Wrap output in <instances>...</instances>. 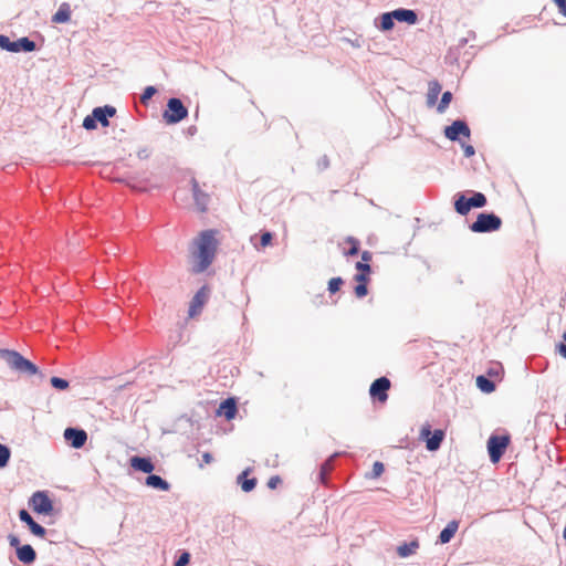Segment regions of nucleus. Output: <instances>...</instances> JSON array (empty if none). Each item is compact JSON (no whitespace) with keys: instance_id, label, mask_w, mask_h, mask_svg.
Returning <instances> with one entry per match:
<instances>
[{"instance_id":"obj_50","label":"nucleus","mask_w":566,"mask_h":566,"mask_svg":"<svg viewBox=\"0 0 566 566\" xmlns=\"http://www.w3.org/2000/svg\"><path fill=\"white\" fill-rule=\"evenodd\" d=\"M202 460H203V462H205V463H207V464L211 463V462H212V460H213L212 454H211V453H209V452H205V453L202 454Z\"/></svg>"},{"instance_id":"obj_24","label":"nucleus","mask_w":566,"mask_h":566,"mask_svg":"<svg viewBox=\"0 0 566 566\" xmlns=\"http://www.w3.org/2000/svg\"><path fill=\"white\" fill-rule=\"evenodd\" d=\"M459 528V522L457 520L450 521L447 526L439 534V543H449Z\"/></svg>"},{"instance_id":"obj_21","label":"nucleus","mask_w":566,"mask_h":566,"mask_svg":"<svg viewBox=\"0 0 566 566\" xmlns=\"http://www.w3.org/2000/svg\"><path fill=\"white\" fill-rule=\"evenodd\" d=\"M337 457H338V453H334L321 464L319 472L317 474V480L319 483L327 484V481H328L327 476H328L329 472L333 470L334 461Z\"/></svg>"},{"instance_id":"obj_23","label":"nucleus","mask_w":566,"mask_h":566,"mask_svg":"<svg viewBox=\"0 0 566 566\" xmlns=\"http://www.w3.org/2000/svg\"><path fill=\"white\" fill-rule=\"evenodd\" d=\"M145 484L149 488L159 490V491H169L170 484L168 481L163 479L160 475L157 474H148V476L145 479Z\"/></svg>"},{"instance_id":"obj_1","label":"nucleus","mask_w":566,"mask_h":566,"mask_svg":"<svg viewBox=\"0 0 566 566\" xmlns=\"http://www.w3.org/2000/svg\"><path fill=\"white\" fill-rule=\"evenodd\" d=\"M197 250L193 252V258L197 261L192 266V272L196 274L205 272L213 262L218 241L213 230H205L199 234L196 241Z\"/></svg>"},{"instance_id":"obj_49","label":"nucleus","mask_w":566,"mask_h":566,"mask_svg":"<svg viewBox=\"0 0 566 566\" xmlns=\"http://www.w3.org/2000/svg\"><path fill=\"white\" fill-rule=\"evenodd\" d=\"M317 165H318L319 168L326 169L329 166V160H328L327 156H323L318 160Z\"/></svg>"},{"instance_id":"obj_33","label":"nucleus","mask_w":566,"mask_h":566,"mask_svg":"<svg viewBox=\"0 0 566 566\" xmlns=\"http://www.w3.org/2000/svg\"><path fill=\"white\" fill-rule=\"evenodd\" d=\"M347 242L350 244L349 249L346 251L347 256L357 255L359 252V241L353 237L347 239Z\"/></svg>"},{"instance_id":"obj_51","label":"nucleus","mask_w":566,"mask_h":566,"mask_svg":"<svg viewBox=\"0 0 566 566\" xmlns=\"http://www.w3.org/2000/svg\"><path fill=\"white\" fill-rule=\"evenodd\" d=\"M363 262L367 263L371 260V253L369 251H364L361 254Z\"/></svg>"},{"instance_id":"obj_16","label":"nucleus","mask_w":566,"mask_h":566,"mask_svg":"<svg viewBox=\"0 0 566 566\" xmlns=\"http://www.w3.org/2000/svg\"><path fill=\"white\" fill-rule=\"evenodd\" d=\"M92 113L94 118H96V122L101 123L103 127H106L109 125L108 119L116 114V108L111 105L98 106L95 107Z\"/></svg>"},{"instance_id":"obj_7","label":"nucleus","mask_w":566,"mask_h":566,"mask_svg":"<svg viewBox=\"0 0 566 566\" xmlns=\"http://www.w3.org/2000/svg\"><path fill=\"white\" fill-rule=\"evenodd\" d=\"M0 49L12 53L33 52L36 49V44L28 36L11 41L9 36L0 34Z\"/></svg>"},{"instance_id":"obj_13","label":"nucleus","mask_w":566,"mask_h":566,"mask_svg":"<svg viewBox=\"0 0 566 566\" xmlns=\"http://www.w3.org/2000/svg\"><path fill=\"white\" fill-rule=\"evenodd\" d=\"M209 293H210V290L207 285H203L201 286L197 293L193 295L191 302H190V306H189V316H195L197 315L202 306L205 305V303L207 302L208 297H209Z\"/></svg>"},{"instance_id":"obj_18","label":"nucleus","mask_w":566,"mask_h":566,"mask_svg":"<svg viewBox=\"0 0 566 566\" xmlns=\"http://www.w3.org/2000/svg\"><path fill=\"white\" fill-rule=\"evenodd\" d=\"M129 461H130V467L136 471H140L144 473L150 474L155 469V465H154L151 459L148 457L134 455L130 458Z\"/></svg>"},{"instance_id":"obj_11","label":"nucleus","mask_w":566,"mask_h":566,"mask_svg":"<svg viewBox=\"0 0 566 566\" xmlns=\"http://www.w3.org/2000/svg\"><path fill=\"white\" fill-rule=\"evenodd\" d=\"M390 380L387 377H379L374 380L369 388V395L374 400L385 402L388 399Z\"/></svg>"},{"instance_id":"obj_39","label":"nucleus","mask_w":566,"mask_h":566,"mask_svg":"<svg viewBox=\"0 0 566 566\" xmlns=\"http://www.w3.org/2000/svg\"><path fill=\"white\" fill-rule=\"evenodd\" d=\"M368 293L367 285L365 283H359L355 286V294L357 297L361 298L366 296Z\"/></svg>"},{"instance_id":"obj_2","label":"nucleus","mask_w":566,"mask_h":566,"mask_svg":"<svg viewBox=\"0 0 566 566\" xmlns=\"http://www.w3.org/2000/svg\"><path fill=\"white\" fill-rule=\"evenodd\" d=\"M0 359L14 373L22 376L39 375L43 377L39 367L31 360L23 357L19 352L13 349L0 348Z\"/></svg>"},{"instance_id":"obj_26","label":"nucleus","mask_w":566,"mask_h":566,"mask_svg":"<svg viewBox=\"0 0 566 566\" xmlns=\"http://www.w3.org/2000/svg\"><path fill=\"white\" fill-rule=\"evenodd\" d=\"M71 19V9L67 3H62L59 10L53 14L52 22L54 23H66Z\"/></svg>"},{"instance_id":"obj_14","label":"nucleus","mask_w":566,"mask_h":566,"mask_svg":"<svg viewBox=\"0 0 566 566\" xmlns=\"http://www.w3.org/2000/svg\"><path fill=\"white\" fill-rule=\"evenodd\" d=\"M191 186H192V196H193V200H195L197 209L200 212L207 211L209 202H210V196L200 189L199 184L195 178L191 179Z\"/></svg>"},{"instance_id":"obj_38","label":"nucleus","mask_w":566,"mask_h":566,"mask_svg":"<svg viewBox=\"0 0 566 566\" xmlns=\"http://www.w3.org/2000/svg\"><path fill=\"white\" fill-rule=\"evenodd\" d=\"M190 560V554L187 552H184L175 562V566H187Z\"/></svg>"},{"instance_id":"obj_52","label":"nucleus","mask_w":566,"mask_h":566,"mask_svg":"<svg viewBox=\"0 0 566 566\" xmlns=\"http://www.w3.org/2000/svg\"><path fill=\"white\" fill-rule=\"evenodd\" d=\"M350 43H352V45H353V46H355V48H361V45H363V40H361V39H359V38H357L355 41H352Z\"/></svg>"},{"instance_id":"obj_15","label":"nucleus","mask_w":566,"mask_h":566,"mask_svg":"<svg viewBox=\"0 0 566 566\" xmlns=\"http://www.w3.org/2000/svg\"><path fill=\"white\" fill-rule=\"evenodd\" d=\"M19 518L29 526L33 535L43 537L46 534V530L36 523L27 510L22 509L19 511Z\"/></svg>"},{"instance_id":"obj_4","label":"nucleus","mask_w":566,"mask_h":566,"mask_svg":"<svg viewBox=\"0 0 566 566\" xmlns=\"http://www.w3.org/2000/svg\"><path fill=\"white\" fill-rule=\"evenodd\" d=\"M502 226V220L494 212H481L476 220L469 228L474 233H489L497 231Z\"/></svg>"},{"instance_id":"obj_55","label":"nucleus","mask_w":566,"mask_h":566,"mask_svg":"<svg viewBox=\"0 0 566 566\" xmlns=\"http://www.w3.org/2000/svg\"><path fill=\"white\" fill-rule=\"evenodd\" d=\"M475 38V32L471 31L469 32V39H474Z\"/></svg>"},{"instance_id":"obj_46","label":"nucleus","mask_w":566,"mask_h":566,"mask_svg":"<svg viewBox=\"0 0 566 566\" xmlns=\"http://www.w3.org/2000/svg\"><path fill=\"white\" fill-rule=\"evenodd\" d=\"M554 2L558 7L559 12L566 17V0H554Z\"/></svg>"},{"instance_id":"obj_42","label":"nucleus","mask_w":566,"mask_h":566,"mask_svg":"<svg viewBox=\"0 0 566 566\" xmlns=\"http://www.w3.org/2000/svg\"><path fill=\"white\" fill-rule=\"evenodd\" d=\"M462 145V148H463V151H464V156L467 158H470L472 156H474L475 154V149L472 145H469V144H461Z\"/></svg>"},{"instance_id":"obj_8","label":"nucleus","mask_w":566,"mask_h":566,"mask_svg":"<svg viewBox=\"0 0 566 566\" xmlns=\"http://www.w3.org/2000/svg\"><path fill=\"white\" fill-rule=\"evenodd\" d=\"M446 433L441 429H436L431 431V426L426 423L421 427L419 439L426 442V448L428 451H437L440 449Z\"/></svg>"},{"instance_id":"obj_53","label":"nucleus","mask_w":566,"mask_h":566,"mask_svg":"<svg viewBox=\"0 0 566 566\" xmlns=\"http://www.w3.org/2000/svg\"><path fill=\"white\" fill-rule=\"evenodd\" d=\"M468 41H469V38H462V39H460V40H459V44H458V46H459V48H463V46L468 43Z\"/></svg>"},{"instance_id":"obj_19","label":"nucleus","mask_w":566,"mask_h":566,"mask_svg":"<svg viewBox=\"0 0 566 566\" xmlns=\"http://www.w3.org/2000/svg\"><path fill=\"white\" fill-rule=\"evenodd\" d=\"M251 469L247 468L237 476V483L241 486V490L245 493L253 491L256 486L258 480L255 478H248Z\"/></svg>"},{"instance_id":"obj_5","label":"nucleus","mask_w":566,"mask_h":566,"mask_svg":"<svg viewBox=\"0 0 566 566\" xmlns=\"http://www.w3.org/2000/svg\"><path fill=\"white\" fill-rule=\"evenodd\" d=\"M511 438L509 434H491L486 442L488 453L490 461L495 464L497 463L506 448L509 447Z\"/></svg>"},{"instance_id":"obj_9","label":"nucleus","mask_w":566,"mask_h":566,"mask_svg":"<svg viewBox=\"0 0 566 566\" xmlns=\"http://www.w3.org/2000/svg\"><path fill=\"white\" fill-rule=\"evenodd\" d=\"M32 510L38 514L49 515L53 511V502L44 491H36L30 499Z\"/></svg>"},{"instance_id":"obj_36","label":"nucleus","mask_w":566,"mask_h":566,"mask_svg":"<svg viewBox=\"0 0 566 566\" xmlns=\"http://www.w3.org/2000/svg\"><path fill=\"white\" fill-rule=\"evenodd\" d=\"M97 126V122H96V118H94V115L93 113H91L90 115H87L84 120H83V127L87 130H92V129H95Z\"/></svg>"},{"instance_id":"obj_22","label":"nucleus","mask_w":566,"mask_h":566,"mask_svg":"<svg viewBox=\"0 0 566 566\" xmlns=\"http://www.w3.org/2000/svg\"><path fill=\"white\" fill-rule=\"evenodd\" d=\"M394 13H395L394 15H395L396 20L399 22L415 24L418 20V15H417L416 11H413L411 9L399 8V9L394 10Z\"/></svg>"},{"instance_id":"obj_30","label":"nucleus","mask_w":566,"mask_h":566,"mask_svg":"<svg viewBox=\"0 0 566 566\" xmlns=\"http://www.w3.org/2000/svg\"><path fill=\"white\" fill-rule=\"evenodd\" d=\"M452 101V93L450 91H446L442 93L441 99L437 106V112L439 114H443L446 109L448 108L449 104Z\"/></svg>"},{"instance_id":"obj_20","label":"nucleus","mask_w":566,"mask_h":566,"mask_svg":"<svg viewBox=\"0 0 566 566\" xmlns=\"http://www.w3.org/2000/svg\"><path fill=\"white\" fill-rule=\"evenodd\" d=\"M15 553L18 559L25 565H31L36 559V553L30 544L18 547Z\"/></svg>"},{"instance_id":"obj_25","label":"nucleus","mask_w":566,"mask_h":566,"mask_svg":"<svg viewBox=\"0 0 566 566\" xmlns=\"http://www.w3.org/2000/svg\"><path fill=\"white\" fill-rule=\"evenodd\" d=\"M441 93V85L438 81H431L427 93V105L429 107L436 105L439 94Z\"/></svg>"},{"instance_id":"obj_45","label":"nucleus","mask_w":566,"mask_h":566,"mask_svg":"<svg viewBox=\"0 0 566 566\" xmlns=\"http://www.w3.org/2000/svg\"><path fill=\"white\" fill-rule=\"evenodd\" d=\"M279 483H281L280 476H271L268 481V488L273 490L277 486Z\"/></svg>"},{"instance_id":"obj_37","label":"nucleus","mask_w":566,"mask_h":566,"mask_svg":"<svg viewBox=\"0 0 566 566\" xmlns=\"http://www.w3.org/2000/svg\"><path fill=\"white\" fill-rule=\"evenodd\" d=\"M272 240H273L272 232L264 231V232L261 233V237H260V245L262 248H265V247H268V245H270L272 243Z\"/></svg>"},{"instance_id":"obj_29","label":"nucleus","mask_w":566,"mask_h":566,"mask_svg":"<svg viewBox=\"0 0 566 566\" xmlns=\"http://www.w3.org/2000/svg\"><path fill=\"white\" fill-rule=\"evenodd\" d=\"M394 11H390V12H386V13H382L380 15V29L382 31H389L394 28L395 25V15H394Z\"/></svg>"},{"instance_id":"obj_27","label":"nucleus","mask_w":566,"mask_h":566,"mask_svg":"<svg viewBox=\"0 0 566 566\" xmlns=\"http://www.w3.org/2000/svg\"><path fill=\"white\" fill-rule=\"evenodd\" d=\"M476 387L484 394H491L495 390V384L484 375L476 377Z\"/></svg>"},{"instance_id":"obj_48","label":"nucleus","mask_w":566,"mask_h":566,"mask_svg":"<svg viewBox=\"0 0 566 566\" xmlns=\"http://www.w3.org/2000/svg\"><path fill=\"white\" fill-rule=\"evenodd\" d=\"M150 153L147 148H142L137 151V157L139 159H147L149 157Z\"/></svg>"},{"instance_id":"obj_28","label":"nucleus","mask_w":566,"mask_h":566,"mask_svg":"<svg viewBox=\"0 0 566 566\" xmlns=\"http://www.w3.org/2000/svg\"><path fill=\"white\" fill-rule=\"evenodd\" d=\"M419 547V543L417 541H411L410 543H405L397 547V553L400 557H408L416 553V549Z\"/></svg>"},{"instance_id":"obj_32","label":"nucleus","mask_w":566,"mask_h":566,"mask_svg":"<svg viewBox=\"0 0 566 566\" xmlns=\"http://www.w3.org/2000/svg\"><path fill=\"white\" fill-rule=\"evenodd\" d=\"M50 382H51L52 387H54L57 390H65L70 386V384H69V381L66 379L61 378V377H56V376H53L50 379Z\"/></svg>"},{"instance_id":"obj_47","label":"nucleus","mask_w":566,"mask_h":566,"mask_svg":"<svg viewBox=\"0 0 566 566\" xmlns=\"http://www.w3.org/2000/svg\"><path fill=\"white\" fill-rule=\"evenodd\" d=\"M355 281H357L358 284L365 283L367 285L368 276L365 273H357L355 275Z\"/></svg>"},{"instance_id":"obj_3","label":"nucleus","mask_w":566,"mask_h":566,"mask_svg":"<svg viewBox=\"0 0 566 566\" xmlns=\"http://www.w3.org/2000/svg\"><path fill=\"white\" fill-rule=\"evenodd\" d=\"M472 196L467 198L464 193L455 195L454 209L460 216H467L472 208H483L486 206V197L482 192L471 191Z\"/></svg>"},{"instance_id":"obj_6","label":"nucleus","mask_w":566,"mask_h":566,"mask_svg":"<svg viewBox=\"0 0 566 566\" xmlns=\"http://www.w3.org/2000/svg\"><path fill=\"white\" fill-rule=\"evenodd\" d=\"M188 116V108L180 98L171 97L167 102V108L163 113V118L167 124L180 123Z\"/></svg>"},{"instance_id":"obj_34","label":"nucleus","mask_w":566,"mask_h":566,"mask_svg":"<svg viewBox=\"0 0 566 566\" xmlns=\"http://www.w3.org/2000/svg\"><path fill=\"white\" fill-rule=\"evenodd\" d=\"M157 93V88L155 86L145 87L143 94L140 95V103L144 105L148 104V101Z\"/></svg>"},{"instance_id":"obj_35","label":"nucleus","mask_w":566,"mask_h":566,"mask_svg":"<svg viewBox=\"0 0 566 566\" xmlns=\"http://www.w3.org/2000/svg\"><path fill=\"white\" fill-rule=\"evenodd\" d=\"M342 284H343V279L342 277H339V276L333 277V279L329 280L327 289H328L329 293L334 294L337 291H339Z\"/></svg>"},{"instance_id":"obj_43","label":"nucleus","mask_w":566,"mask_h":566,"mask_svg":"<svg viewBox=\"0 0 566 566\" xmlns=\"http://www.w3.org/2000/svg\"><path fill=\"white\" fill-rule=\"evenodd\" d=\"M563 339L565 343H559L557 345V352L562 357L566 358V331L563 333Z\"/></svg>"},{"instance_id":"obj_31","label":"nucleus","mask_w":566,"mask_h":566,"mask_svg":"<svg viewBox=\"0 0 566 566\" xmlns=\"http://www.w3.org/2000/svg\"><path fill=\"white\" fill-rule=\"evenodd\" d=\"M11 457V450L8 446L0 443V469L8 465Z\"/></svg>"},{"instance_id":"obj_40","label":"nucleus","mask_w":566,"mask_h":566,"mask_svg":"<svg viewBox=\"0 0 566 566\" xmlns=\"http://www.w3.org/2000/svg\"><path fill=\"white\" fill-rule=\"evenodd\" d=\"M356 269L358 270L359 273H365L366 275H368L371 271L370 265L365 262H357Z\"/></svg>"},{"instance_id":"obj_17","label":"nucleus","mask_w":566,"mask_h":566,"mask_svg":"<svg viewBox=\"0 0 566 566\" xmlns=\"http://www.w3.org/2000/svg\"><path fill=\"white\" fill-rule=\"evenodd\" d=\"M238 412L237 401L234 398H227L219 405L217 413L223 416L227 420L235 418Z\"/></svg>"},{"instance_id":"obj_10","label":"nucleus","mask_w":566,"mask_h":566,"mask_svg":"<svg viewBox=\"0 0 566 566\" xmlns=\"http://www.w3.org/2000/svg\"><path fill=\"white\" fill-rule=\"evenodd\" d=\"M444 136L451 142H461L460 136L470 138L471 129L465 120L457 119L451 125L444 127Z\"/></svg>"},{"instance_id":"obj_54","label":"nucleus","mask_w":566,"mask_h":566,"mask_svg":"<svg viewBox=\"0 0 566 566\" xmlns=\"http://www.w3.org/2000/svg\"><path fill=\"white\" fill-rule=\"evenodd\" d=\"M196 130H197V129H196V127H195V126H191V127H189V129H188V132H189V134H190V135H193V134L196 133Z\"/></svg>"},{"instance_id":"obj_44","label":"nucleus","mask_w":566,"mask_h":566,"mask_svg":"<svg viewBox=\"0 0 566 566\" xmlns=\"http://www.w3.org/2000/svg\"><path fill=\"white\" fill-rule=\"evenodd\" d=\"M373 472L375 476L380 475L384 472V464L379 461H376L373 465Z\"/></svg>"},{"instance_id":"obj_56","label":"nucleus","mask_w":566,"mask_h":566,"mask_svg":"<svg viewBox=\"0 0 566 566\" xmlns=\"http://www.w3.org/2000/svg\"><path fill=\"white\" fill-rule=\"evenodd\" d=\"M563 536L566 538V526L564 528Z\"/></svg>"},{"instance_id":"obj_41","label":"nucleus","mask_w":566,"mask_h":566,"mask_svg":"<svg viewBox=\"0 0 566 566\" xmlns=\"http://www.w3.org/2000/svg\"><path fill=\"white\" fill-rule=\"evenodd\" d=\"M8 541H9L10 546L15 548V552L18 551V547L22 546L20 544L19 537L14 534H9Z\"/></svg>"},{"instance_id":"obj_12","label":"nucleus","mask_w":566,"mask_h":566,"mask_svg":"<svg viewBox=\"0 0 566 566\" xmlns=\"http://www.w3.org/2000/svg\"><path fill=\"white\" fill-rule=\"evenodd\" d=\"M63 437L65 441L74 449H81L87 441V433L84 429L67 427Z\"/></svg>"}]
</instances>
